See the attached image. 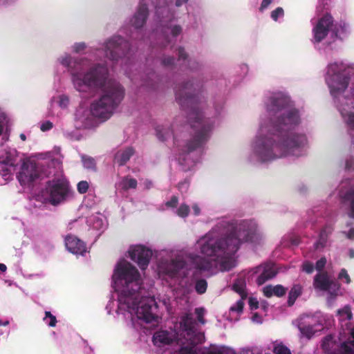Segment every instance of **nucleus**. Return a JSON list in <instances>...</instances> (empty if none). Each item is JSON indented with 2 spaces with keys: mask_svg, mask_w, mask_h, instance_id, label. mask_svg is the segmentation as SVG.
I'll return each instance as SVG.
<instances>
[{
  "mask_svg": "<svg viewBox=\"0 0 354 354\" xmlns=\"http://www.w3.org/2000/svg\"><path fill=\"white\" fill-rule=\"evenodd\" d=\"M291 105L289 96L283 92L266 97L264 112L260 116L257 134L250 144V162L268 163L305 153L308 139L298 127L301 114Z\"/></svg>",
  "mask_w": 354,
  "mask_h": 354,
  "instance_id": "f257e3e1",
  "label": "nucleus"
},
{
  "mask_svg": "<svg viewBox=\"0 0 354 354\" xmlns=\"http://www.w3.org/2000/svg\"><path fill=\"white\" fill-rule=\"evenodd\" d=\"M263 239V234L254 220L235 221L222 218L195 243V249L203 257L192 253L187 257L196 270L218 268L222 271L230 270L236 266V253L243 244L257 245Z\"/></svg>",
  "mask_w": 354,
  "mask_h": 354,
  "instance_id": "f03ea898",
  "label": "nucleus"
},
{
  "mask_svg": "<svg viewBox=\"0 0 354 354\" xmlns=\"http://www.w3.org/2000/svg\"><path fill=\"white\" fill-rule=\"evenodd\" d=\"M111 280L114 292L106 306L109 314L115 313L118 318L134 326L158 323L157 303L153 297L142 295V279L133 264L120 259L114 267Z\"/></svg>",
  "mask_w": 354,
  "mask_h": 354,
  "instance_id": "7ed1b4c3",
  "label": "nucleus"
},
{
  "mask_svg": "<svg viewBox=\"0 0 354 354\" xmlns=\"http://www.w3.org/2000/svg\"><path fill=\"white\" fill-rule=\"evenodd\" d=\"M73 71L71 82L81 94L100 91L101 95L94 100L87 109L80 106L75 111V120L80 127L87 128L91 125L92 118L102 122L109 119L124 96V90L121 84L110 78L107 66H96L86 71Z\"/></svg>",
  "mask_w": 354,
  "mask_h": 354,
  "instance_id": "20e7f679",
  "label": "nucleus"
},
{
  "mask_svg": "<svg viewBox=\"0 0 354 354\" xmlns=\"http://www.w3.org/2000/svg\"><path fill=\"white\" fill-rule=\"evenodd\" d=\"M196 322L191 315L183 316L174 325V331L161 330L153 337L155 346L159 348L172 346L176 342L178 351L171 354H197L196 344L202 343L204 335L196 329Z\"/></svg>",
  "mask_w": 354,
  "mask_h": 354,
  "instance_id": "39448f33",
  "label": "nucleus"
},
{
  "mask_svg": "<svg viewBox=\"0 0 354 354\" xmlns=\"http://www.w3.org/2000/svg\"><path fill=\"white\" fill-rule=\"evenodd\" d=\"M156 272L160 278L171 281L176 297H186L192 292L194 271L187 262L178 259L161 260Z\"/></svg>",
  "mask_w": 354,
  "mask_h": 354,
  "instance_id": "423d86ee",
  "label": "nucleus"
},
{
  "mask_svg": "<svg viewBox=\"0 0 354 354\" xmlns=\"http://www.w3.org/2000/svg\"><path fill=\"white\" fill-rule=\"evenodd\" d=\"M191 118H194L198 125H194L198 129L194 138L187 144L185 149L179 154L178 162L183 170L192 169L199 162L202 155V146L209 137L211 127L207 125L205 122H201V115L198 111H194L191 114Z\"/></svg>",
  "mask_w": 354,
  "mask_h": 354,
  "instance_id": "0eeeda50",
  "label": "nucleus"
},
{
  "mask_svg": "<svg viewBox=\"0 0 354 354\" xmlns=\"http://www.w3.org/2000/svg\"><path fill=\"white\" fill-rule=\"evenodd\" d=\"M155 13L157 19L166 26L164 30V40L170 44L174 37L181 33L182 28L178 25L171 24L176 18V12L171 0H156Z\"/></svg>",
  "mask_w": 354,
  "mask_h": 354,
  "instance_id": "6e6552de",
  "label": "nucleus"
},
{
  "mask_svg": "<svg viewBox=\"0 0 354 354\" xmlns=\"http://www.w3.org/2000/svg\"><path fill=\"white\" fill-rule=\"evenodd\" d=\"M71 194V189L66 178L61 175L50 180L42 192L45 201L56 205L64 201Z\"/></svg>",
  "mask_w": 354,
  "mask_h": 354,
  "instance_id": "1a4fd4ad",
  "label": "nucleus"
},
{
  "mask_svg": "<svg viewBox=\"0 0 354 354\" xmlns=\"http://www.w3.org/2000/svg\"><path fill=\"white\" fill-rule=\"evenodd\" d=\"M348 339L342 334L326 336L322 343L324 351L328 354H354V327Z\"/></svg>",
  "mask_w": 354,
  "mask_h": 354,
  "instance_id": "9d476101",
  "label": "nucleus"
},
{
  "mask_svg": "<svg viewBox=\"0 0 354 354\" xmlns=\"http://www.w3.org/2000/svg\"><path fill=\"white\" fill-rule=\"evenodd\" d=\"M313 286L318 292L326 293V301L329 306H332L340 295V285L330 279L326 273H318L314 279Z\"/></svg>",
  "mask_w": 354,
  "mask_h": 354,
  "instance_id": "9b49d317",
  "label": "nucleus"
},
{
  "mask_svg": "<svg viewBox=\"0 0 354 354\" xmlns=\"http://www.w3.org/2000/svg\"><path fill=\"white\" fill-rule=\"evenodd\" d=\"M334 26V20L330 14H325L313 24L312 29V42L315 45L319 44L323 41L328 35L331 32Z\"/></svg>",
  "mask_w": 354,
  "mask_h": 354,
  "instance_id": "f8f14e48",
  "label": "nucleus"
},
{
  "mask_svg": "<svg viewBox=\"0 0 354 354\" xmlns=\"http://www.w3.org/2000/svg\"><path fill=\"white\" fill-rule=\"evenodd\" d=\"M152 254L151 250L144 245H133L128 250L129 258L143 270L147 268Z\"/></svg>",
  "mask_w": 354,
  "mask_h": 354,
  "instance_id": "ddd939ff",
  "label": "nucleus"
},
{
  "mask_svg": "<svg viewBox=\"0 0 354 354\" xmlns=\"http://www.w3.org/2000/svg\"><path fill=\"white\" fill-rule=\"evenodd\" d=\"M127 44L120 36H113L108 39L102 46L105 55L111 61H117L124 54L123 49Z\"/></svg>",
  "mask_w": 354,
  "mask_h": 354,
  "instance_id": "4468645a",
  "label": "nucleus"
},
{
  "mask_svg": "<svg viewBox=\"0 0 354 354\" xmlns=\"http://www.w3.org/2000/svg\"><path fill=\"white\" fill-rule=\"evenodd\" d=\"M318 318V316L309 315L301 317V323L298 325L301 337L310 339L316 332L323 329L322 324Z\"/></svg>",
  "mask_w": 354,
  "mask_h": 354,
  "instance_id": "2eb2a0df",
  "label": "nucleus"
},
{
  "mask_svg": "<svg viewBox=\"0 0 354 354\" xmlns=\"http://www.w3.org/2000/svg\"><path fill=\"white\" fill-rule=\"evenodd\" d=\"M248 279L257 275V283L258 285H262L267 280L273 278L277 272L273 264L266 263L252 268L248 271Z\"/></svg>",
  "mask_w": 354,
  "mask_h": 354,
  "instance_id": "dca6fc26",
  "label": "nucleus"
},
{
  "mask_svg": "<svg viewBox=\"0 0 354 354\" xmlns=\"http://www.w3.org/2000/svg\"><path fill=\"white\" fill-rule=\"evenodd\" d=\"M11 154L3 149L0 153V185L6 184L12 178Z\"/></svg>",
  "mask_w": 354,
  "mask_h": 354,
  "instance_id": "f3484780",
  "label": "nucleus"
},
{
  "mask_svg": "<svg viewBox=\"0 0 354 354\" xmlns=\"http://www.w3.org/2000/svg\"><path fill=\"white\" fill-rule=\"evenodd\" d=\"M73 57L69 53H66L57 58L56 64L63 66L64 67L68 68L70 71L71 75L73 71H82V68H84L83 71H86L89 68L91 67L96 66H106L105 64H90L87 61L81 60L80 62L77 63L76 67L71 68V64L73 63Z\"/></svg>",
  "mask_w": 354,
  "mask_h": 354,
  "instance_id": "a211bd4d",
  "label": "nucleus"
},
{
  "mask_svg": "<svg viewBox=\"0 0 354 354\" xmlns=\"http://www.w3.org/2000/svg\"><path fill=\"white\" fill-rule=\"evenodd\" d=\"M39 176V172L35 164L27 162L23 164L17 176L18 180L23 185L32 183Z\"/></svg>",
  "mask_w": 354,
  "mask_h": 354,
  "instance_id": "6ab92c4d",
  "label": "nucleus"
},
{
  "mask_svg": "<svg viewBox=\"0 0 354 354\" xmlns=\"http://www.w3.org/2000/svg\"><path fill=\"white\" fill-rule=\"evenodd\" d=\"M66 249L75 255H84L88 252L84 242L73 235H68L65 238Z\"/></svg>",
  "mask_w": 354,
  "mask_h": 354,
  "instance_id": "aec40b11",
  "label": "nucleus"
},
{
  "mask_svg": "<svg viewBox=\"0 0 354 354\" xmlns=\"http://www.w3.org/2000/svg\"><path fill=\"white\" fill-rule=\"evenodd\" d=\"M151 0H141L138 9L131 19V24L136 28L142 27L145 23L148 7Z\"/></svg>",
  "mask_w": 354,
  "mask_h": 354,
  "instance_id": "412c9836",
  "label": "nucleus"
},
{
  "mask_svg": "<svg viewBox=\"0 0 354 354\" xmlns=\"http://www.w3.org/2000/svg\"><path fill=\"white\" fill-rule=\"evenodd\" d=\"M70 104V97L66 94H59L52 97L48 108V115L50 116L58 115L55 106L57 105L61 109H66Z\"/></svg>",
  "mask_w": 354,
  "mask_h": 354,
  "instance_id": "4be33fe9",
  "label": "nucleus"
},
{
  "mask_svg": "<svg viewBox=\"0 0 354 354\" xmlns=\"http://www.w3.org/2000/svg\"><path fill=\"white\" fill-rule=\"evenodd\" d=\"M35 157L37 160H47V162L50 166L56 168H59L62 164V157L59 151L56 152L39 153L35 154Z\"/></svg>",
  "mask_w": 354,
  "mask_h": 354,
  "instance_id": "5701e85b",
  "label": "nucleus"
},
{
  "mask_svg": "<svg viewBox=\"0 0 354 354\" xmlns=\"http://www.w3.org/2000/svg\"><path fill=\"white\" fill-rule=\"evenodd\" d=\"M350 32V26L345 21L334 23V26L332 28V35L340 39H343L347 37Z\"/></svg>",
  "mask_w": 354,
  "mask_h": 354,
  "instance_id": "b1692460",
  "label": "nucleus"
},
{
  "mask_svg": "<svg viewBox=\"0 0 354 354\" xmlns=\"http://www.w3.org/2000/svg\"><path fill=\"white\" fill-rule=\"evenodd\" d=\"M133 154L131 147L118 149L114 156V162L120 165L125 164Z\"/></svg>",
  "mask_w": 354,
  "mask_h": 354,
  "instance_id": "393cba45",
  "label": "nucleus"
},
{
  "mask_svg": "<svg viewBox=\"0 0 354 354\" xmlns=\"http://www.w3.org/2000/svg\"><path fill=\"white\" fill-rule=\"evenodd\" d=\"M87 222L90 227L97 231L103 230L106 226L105 218L101 214L91 216Z\"/></svg>",
  "mask_w": 354,
  "mask_h": 354,
  "instance_id": "a878e982",
  "label": "nucleus"
},
{
  "mask_svg": "<svg viewBox=\"0 0 354 354\" xmlns=\"http://www.w3.org/2000/svg\"><path fill=\"white\" fill-rule=\"evenodd\" d=\"M339 322L341 323L342 326L347 327L349 322L353 317L351 309L349 306H345L339 309L336 314Z\"/></svg>",
  "mask_w": 354,
  "mask_h": 354,
  "instance_id": "bb28decb",
  "label": "nucleus"
},
{
  "mask_svg": "<svg viewBox=\"0 0 354 354\" xmlns=\"http://www.w3.org/2000/svg\"><path fill=\"white\" fill-rule=\"evenodd\" d=\"M201 354H236L235 351L227 346L223 345H211L205 348Z\"/></svg>",
  "mask_w": 354,
  "mask_h": 354,
  "instance_id": "cd10ccee",
  "label": "nucleus"
},
{
  "mask_svg": "<svg viewBox=\"0 0 354 354\" xmlns=\"http://www.w3.org/2000/svg\"><path fill=\"white\" fill-rule=\"evenodd\" d=\"M332 227L330 226H326L321 231L319 239L314 244V248L316 250H322L326 245L328 236L332 232Z\"/></svg>",
  "mask_w": 354,
  "mask_h": 354,
  "instance_id": "c85d7f7f",
  "label": "nucleus"
},
{
  "mask_svg": "<svg viewBox=\"0 0 354 354\" xmlns=\"http://www.w3.org/2000/svg\"><path fill=\"white\" fill-rule=\"evenodd\" d=\"M263 295L267 297L272 296L281 297L286 293V289L281 285L266 286L263 288Z\"/></svg>",
  "mask_w": 354,
  "mask_h": 354,
  "instance_id": "c756f323",
  "label": "nucleus"
},
{
  "mask_svg": "<svg viewBox=\"0 0 354 354\" xmlns=\"http://www.w3.org/2000/svg\"><path fill=\"white\" fill-rule=\"evenodd\" d=\"M244 299L242 297L233 304L230 308V317L233 321H237L243 313Z\"/></svg>",
  "mask_w": 354,
  "mask_h": 354,
  "instance_id": "7c9ffc66",
  "label": "nucleus"
},
{
  "mask_svg": "<svg viewBox=\"0 0 354 354\" xmlns=\"http://www.w3.org/2000/svg\"><path fill=\"white\" fill-rule=\"evenodd\" d=\"M137 182L135 179L124 177L120 178L116 183V188L121 190H128L129 189L136 188Z\"/></svg>",
  "mask_w": 354,
  "mask_h": 354,
  "instance_id": "2f4dec72",
  "label": "nucleus"
},
{
  "mask_svg": "<svg viewBox=\"0 0 354 354\" xmlns=\"http://www.w3.org/2000/svg\"><path fill=\"white\" fill-rule=\"evenodd\" d=\"M233 289L238 292L242 299H245L247 297V292L245 291V279L243 276H240L234 283Z\"/></svg>",
  "mask_w": 354,
  "mask_h": 354,
  "instance_id": "473e14b6",
  "label": "nucleus"
},
{
  "mask_svg": "<svg viewBox=\"0 0 354 354\" xmlns=\"http://www.w3.org/2000/svg\"><path fill=\"white\" fill-rule=\"evenodd\" d=\"M302 287L300 285H294L290 289L288 295V305L292 306L297 297L301 294Z\"/></svg>",
  "mask_w": 354,
  "mask_h": 354,
  "instance_id": "72a5a7b5",
  "label": "nucleus"
},
{
  "mask_svg": "<svg viewBox=\"0 0 354 354\" xmlns=\"http://www.w3.org/2000/svg\"><path fill=\"white\" fill-rule=\"evenodd\" d=\"M272 345L274 354H292L290 350L280 341L273 342Z\"/></svg>",
  "mask_w": 354,
  "mask_h": 354,
  "instance_id": "f704fd0d",
  "label": "nucleus"
},
{
  "mask_svg": "<svg viewBox=\"0 0 354 354\" xmlns=\"http://www.w3.org/2000/svg\"><path fill=\"white\" fill-rule=\"evenodd\" d=\"M82 161L84 168L93 171L95 170L96 163L93 158L90 156H82Z\"/></svg>",
  "mask_w": 354,
  "mask_h": 354,
  "instance_id": "c9c22d12",
  "label": "nucleus"
},
{
  "mask_svg": "<svg viewBox=\"0 0 354 354\" xmlns=\"http://www.w3.org/2000/svg\"><path fill=\"white\" fill-rule=\"evenodd\" d=\"M346 201L349 206L348 214L350 217L354 218V190L347 195Z\"/></svg>",
  "mask_w": 354,
  "mask_h": 354,
  "instance_id": "e433bc0d",
  "label": "nucleus"
},
{
  "mask_svg": "<svg viewBox=\"0 0 354 354\" xmlns=\"http://www.w3.org/2000/svg\"><path fill=\"white\" fill-rule=\"evenodd\" d=\"M207 287V281L204 279H200L196 281L194 288L198 294H203L204 292H205Z\"/></svg>",
  "mask_w": 354,
  "mask_h": 354,
  "instance_id": "4c0bfd02",
  "label": "nucleus"
},
{
  "mask_svg": "<svg viewBox=\"0 0 354 354\" xmlns=\"http://www.w3.org/2000/svg\"><path fill=\"white\" fill-rule=\"evenodd\" d=\"M44 322L46 324L50 327H54L56 325L57 319L55 316L53 315L50 312L46 311L45 317H44Z\"/></svg>",
  "mask_w": 354,
  "mask_h": 354,
  "instance_id": "58836bf2",
  "label": "nucleus"
},
{
  "mask_svg": "<svg viewBox=\"0 0 354 354\" xmlns=\"http://www.w3.org/2000/svg\"><path fill=\"white\" fill-rule=\"evenodd\" d=\"M176 213L178 216L185 218L187 216L189 213V207L183 203L176 209Z\"/></svg>",
  "mask_w": 354,
  "mask_h": 354,
  "instance_id": "ea45409f",
  "label": "nucleus"
},
{
  "mask_svg": "<svg viewBox=\"0 0 354 354\" xmlns=\"http://www.w3.org/2000/svg\"><path fill=\"white\" fill-rule=\"evenodd\" d=\"M90 183L86 180H81L77 185V189L80 194H85L89 189Z\"/></svg>",
  "mask_w": 354,
  "mask_h": 354,
  "instance_id": "a19ab883",
  "label": "nucleus"
},
{
  "mask_svg": "<svg viewBox=\"0 0 354 354\" xmlns=\"http://www.w3.org/2000/svg\"><path fill=\"white\" fill-rule=\"evenodd\" d=\"M156 131L157 137L161 140H165L167 136L170 134V131L168 129L160 127H157Z\"/></svg>",
  "mask_w": 354,
  "mask_h": 354,
  "instance_id": "79ce46f5",
  "label": "nucleus"
},
{
  "mask_svg": "<svg viewBox=\"0 0 354 354\" xmlns=\"http://www.w3.org/2000/svg\"><path fill=\"white\" fill-rule=\"evenodd\" d=\"M283 10L282 8H277L275 10H274L271 12V18L274 21H277L278 20L281 19L283 17Z\"/></svg>",
  "mask_w": 354,
  "mask_h": 354,
  "instance_id": "37998d69",
  "label": "nucleus"
},
{
  "mask_svg": "<svg viewBox=\"0 0 354 354\" xmlns=\"http://www.w3.org/2000/svg\"><path fill=\"white\" fill-rule=\"evenodd\" d=\"M86 48V44L84 42H77L71 46V50L73 53H79L84 50Z\"/></svg>",
  "mask_w": 354,
  "mask_h": 354,
  "instance_id": "c03bdc74",
  "label": "nucleus"
},
{
  "mask_svg": "<svg viewBox=\"0 0 354 354\" xmlns=\"http://www.w3.org/2000/svg\"><path fill=\"white\" fill-rule=\"evenodd\" d=\"M338 278L346 283L351 282L350 277L345 269H342L339 273Z\"/></svg>",
  "mask_w": 354,
  "mask_h": 354,
  "instance_id": "a18cd8bd",
  "label": "nucleus"
},
{
  "mask_svg": "<svg viewBox=\"0 0 354 354\" xmlns=\"http://www.w3.org/2000/svg\"><path fill=\"white\" fill-rule=\"evenodd\" d=\"M301 270L308 274H310L314 270L313 264L308 261H306L302 264Z\"/></svg>",
  "mask_w": 354,
  "mask_h": 354,
  "instance_id": "49530a36",
  "label": "nucleus"
},
{
  "mask_svg": "<svg viewBox=\"0 0 354 354\" xmlns=\"http://www.w3.org/2000/svg\"><path fill=\"white\" fill-rule=\"evenodd\" d=\"M195 313L197 315L198 322H201L203 324H205V321H204V319L203 318V315L205 314V309L203 308H196Z\"/></svg>",
  "mask_w": 354,
  "mask_h": 354,
  "instance_id": "de8ad7c7",
  "label": "nucleus"
},
{
  "mask_svg": "<svg viewBox=\"0 0 354 354\" xmlns=\"http://www.w3.org/2000/svg\"><path fill=\"white\" fill-rule=\"evenodd\" d=\"M273 0H262L259 7V11L263 12L268 8Z\"/></svg>",
  "mask_w": 354,
  "mask_h": 354,
  "instance_id": "09e8293b",
  "label": "nucleus"
},
{
  "mask_svg": "<svg viewBox=\"0 0 354 354\" xmlns=\"http://www.w3.org/2000/svg\"><path fill=\"white\" fill-rule=\"evenodd\" d=\"M249 306L251 310H256L259 308V301L257 298L250 297Z\"/></svg>",
  "mask_w": 354,
  "mask_h": 354,
  "instance_id": "8fccbe9b",
  "label": "nucleus"
},
{
  "mask_svg": "<svg viewBox=\"0 0 354 354\" xmlns=\"http://www.w3.org/2000/svg\"><path fill=\"white\" fill-rule=\"evenodd\" d=\"M53 123L50 121H46L41 124L40 129L42 131H46L53 128Z\"/></svg>",
  "mask_w": 354,
  "mask_h": 354,
  "instance_id": "3c124183",
  "label": "nucleus"
},
{
  "mask_svg": "<svg viewBox=\"0 0 354 354\" xmlns=\"http://www.w3.org/2000/svg\"><path fill=\"white\" fill-rule=\"evenodd\" d=\"M326 263V259L325 258L320 259L316 263V268H315L316 270L317 271L322 270L324 268Z\"/></svg>",
  "mask_w": 354,
  "mask_h": 354,
  "instance_id": "603ef678",
  "label": "nucleus"
},
{
  "mask_svg": "<svg viewBox=\"0 0 354 354\" xmlns=\"http://www.w3.org/2000/svg\"><path fill=\"white\" fill-rule=\"evenodd\" d=\"M252 321L257 324H261L263 322V317L257 313H255L252 317Z\"/></svg>",
  "mask_w": 354,
  "mask_h": 354,
  "instance_id": "864d4df0",
  "label": "nucleus"
},
{
  "mask_svg": "<svg viewBox=\"0 0 354 354\" xmlns=\"http://www.w3.org/2000/svg\"><path fill=\"white\" fill-rule=\"evenodd\" d=\"M192 212L194 216H199L201 214V209L197 203L192 205Z\"/></svg>",
  "mask_w": 354,
  "mask_h": 354,
  "instance_id": "5fc2aeb1",
  "label": "nucleus"
},
{
  "mask_svg": "<svg viewBox=\"0 0 354 354\" xmlns=\"http://www.w3.org/2000/svg\"><path fill=\"white\" fill-rule=\"evenodd\" d=\"M177 203H178L177 198L174 196L169 201H167L166 203V205L168 207H172L173 208V207H176Z\"/></svg>",
  "mask_w": 354,
  "mask_h": 354,
  "instance_id": "6e6d98bb",
  "label": "nucleus"
},
{
  "mask_svg": "<svg viewBox=\"0 0 354 354\" xmlns=\"http://www.w3.org/2000/svg\"><path fill=\"white\" fill-rule=\"evenodd\" d=\"M178 55L179 59H185L187 57L186 53L185 52L184 49L181 48H178Z\"/></svg>",
  "mask_w": 354,
  "mask_h": 354,
  "instance_id": "4d7b16f0",
  "label": "nucleus"
},
{
  "mask_svg": "<svg viewBox=\"0 0 354 354\" xmlns=\"http://www.w3.org/2000/svg\"><path fill=\"white\" fill-rule=\"evenodd\" d=\"M189 184L187 181L183 182L179 184V189L181 192L186 191L188 188Z\"/></svg>",
  "mask_w": 354,
  "mask_h": 354,
  "instance_id": "13d9d810",
  "label": "nucleus"
},
{
  "mask_svg": "<svg viewBox=\"0 0 354 354\" xmlns=\"http://www.w3.org/2000/svg\"><path fill=\"white\" fill-rule=\"evenodd\" d=\"M344 233L349 239L354 238V228H351L348 232L344 231Z\"/></svg>",
  "mask_w": 354,
  "mask_h": 354,
  "instance_id": "bf43d9fd",
  "label": "nucleus"
},
{
  "mask_svg": "<svg viewBox=\"0 0 354 354\" xmlns=\"http://www.w3.org/2000/svg\"><path fill=\"white\" fill-rule=\"evenodd\" d=\"M162 63L165 66L171 65V64H172L174 63V59L171 58V57L165 58L162 60Z\"/></svg>",
  "mask_w": 354,
  "mask_h": 354,
  "instance_id": "052dcab7",
  "label": "nucleus"
},
{
  "mask_svg": "<svg viewBox=\"0 0 354 354\" xmlns=\"http://www.w3.org/2000/svg\"><path fill=\"white\" fill-rule=\"evenodd\" d=\"M16 0H0V5L1 6H7L12 4L14 3Z\"/></svg>",
  "mask_w": 354,
  "mask_h": 354,
  "instance_id": "680f3d73",
  "label": "nucleus"
},
{
  "mask_svg": "<svg viewBox=\"0 0 354 354\" xmlns=\"http://www.w3.org/2000/svg\"><path fill=\"white\" fill-rule=\"evenodd\" d=\"M184 4H185V3L183 0H176L174 5L176 7L178 8V7L182 6Z\"/></svg>",
  "mask_w": 354,
  "mask_h": 354,
  "instance_id": "e2e57ef3",
  "label": "nucleus"
},
{
  "mask_svg": "<svg viewBox=\"0 0 354 354\" xmlns=\"http://www.w3.org/2000/svg\"><path fill=\"white\" fill-rule=\"evenodd\" d=\"M268 308V305L267 304V302L266 301H262L261 303V308L264 311V312H266L267 310V308Z\"/></svg>",
  "mask_w": 354,
  "mask_h": 354,
  "instance_id": "0e129e2a",
  "label": "nucleus"
},
{
  "mask_svg": "<svg viewBox=\"0 0 354 354\" xmlns=\"http://www.w3.org/2000/svg\"><path fill=\"white\" fill-rule=\"evenodd\" d=\"M6 266L3 263H0V272H4L6 271Z\"/></svg>",
  "mask_w": 354,
  "mask_h": 354,
  "instance_id": "69168bd1",
  "label": "nucleus"
},
{
  "mask_svg": "<svg viewBox=\"0 0 354 354\" xmlns=\"http://www.w3.org/2000/svg\"><path fill=\"white\" fill-rule=\"evenodd\" d=\"M8 324H9L8 320L3 321V320L0 319V326H8Z\"/></svg>",
  "mask_w": 354,
  "mask_h": 354,
  "instance_id": "338daca9",
  "label": "nucleus"
},
{
  "mask_svg": "<svg viewBox=\"0 0 354 354\" xmlns=\"http://www.w3.org/2000/svg\"><path fill=\"white\" fill-rule=\"evenodd\" d=\"M348 255L350 258H354V249H349Z\"/></svg>",
  "mask_w": 354,
  "mask_h": 354,
  "instance_id": "774afa93",
  "label": "nucleus"
}]
</instances>
